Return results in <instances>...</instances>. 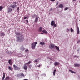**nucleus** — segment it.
<instances>
[{
  "instance_id": "nucleus-1",
  "label": "nucleus",
  "mask_w": 80,
  "mask_h": 80,
  "mask_svg": "<svg viewBox=\"0 0 80 80\" xmlns=\"http://www.w3.org/2000/svg\"><path fill=\"white\" fill-rule=\"evenodd\" d=\"M15 34L16 35V37L18 40L19 42H23L24 40V37L23 35L22 34H20L19 32H16Z\"/></svg>"
},
{
  "instance_id": "nucleus-2",
  "label": "nucleus",
  "mask_w": 80,
  "mask_h": 80,
  "mask_svg": "<svg viewBox=\"0 0 80 80\" xmlns=\"http://www.w3.org/2000/svg\"><path fill=\"white\" fill-rule=\"evenodd\" d=\"M37 44V42H35L32 44V49H35V47Z\"/></svg>"
},
{
  "instance_id": "nucleus-3",
  "label": "nucleus",
  "mask_w": 80,
  "mask_h": 80,
  "mask_svg": "<svg viewBox=\"0 0 80 80\" xmlns=\"http://www.w3.org/2000/svg\"><path fill=\"white\" fill-rule=\"evenodd\" d=\"M14 69L15 70H20V68L18 67V66H16L15 65H13Z\"/></svg>"
},
{
  "instance_id": "nucleus-4",
  "label": "nucleus",
  "mask_w": 80,
  "mask_h": 80,
  "mask_svg": "<svg viewBox=\"0 0 80 80\" xmlns=\"http://www.w3.org/2000/svg\"><path fill=\"white\" fill-rule=\"evenodd\" d=\"M55 45L54 44H51L50 46H49V48L51 49H52V48H55Z\"/></svg>"
},
{
  "instance_id": "nucleus-5",
  "label": "nucleus",
  "mask_w": 80,
  "mask_h": 80,
  "mask_svg": "<svg viewBox=\"0 0 80 80\" xmlns=\"http://www.w3.org/2000/svg\"><path fill=\"white\" fill-rule=\"evenodd\" d=\"M77 34H80V30L79 29V28L78 26L77 27Z\"/></svg>"
},
{
  "instance_id": "nucleus-6",
  "label": "nucleus",
  "mask_w": 80,
  "mask_h": 80,
  "mask_svg": "<svg viewBox=\"0 0 80 80\" xmlns=\"http://www.w3.org/2000/svg\"><path fill=\"white\" fill-rule=\"evenodd\" d=\"M23 68L24 70H26L28 69V68H27V65H26V64H24Z\"/></svg>"
},
{
  "instance_id": "nucleus-7",
  "label": "nucleus",
  "mask_w": 80,
  "mask_h": 80,
  "mask_svg": "<svg viewBox=\"0 0 80 80\" xmlns=\"http://www.w3.org/2000/svg\"><path fill=\"white\" fill-rule=\"evenodd\" d=\"M59 64H60V62H55L54 63V65L55 66H57Z\"/></svg>"
},
{
  "instance_id": "nucleus-8",
  "label": "nucleus",
  "mask_w": 80,
  "mask_h": 80,
  "mask_svg": "<svg viewBox=\"0 0 80 80\" xmlns=\"http://www.w3.org/2000/svg\"><path fill=\"white\" fill-rule=\"evenodd\" d=\"M12 8H8V13H10V12H12Z\"/></svg>"
},
{
  "instance_id": "nucleus-9",
  "label": "nucleus",
  "mask_w": 80,
  "mask_h": 80,
  "mask_svg": "<svg viewBox=\"0 0 80 80\" xmlns=\"http://www.w3.org/2000/svg\"><path fill=\"white\" fill-rule=\"evenodd\" d=\"M20 76H21L22 77H24L25 75L22 73L18 75V77H20Z\"/></svg>"
},
{
  "instance_id": "nucleus-10",
  "label": "nucleus",
  "mask_w": 80,
  "mask_h": 80,
  "mask_svg": "<svg viewBox=\"0 0 80 80\" xmlns=\"http://www.w3.org/2000/svg\"><path fill=\"white\" fill-rule=\"evenodd\" d=\"M8 63L9 65H12V62L11 61V59L9 60Z\"/></svg>"
},
{
  "instance_id": "nucleus-11",
  "label": "nucleus",
  "mask_w": 80,
  "mask_h": 80,
  "mask_svg": "<svg viewBox=\"0 0 80 80\" xmlns=\"http://www.w3.org/2000/svg\"><path fill=\"white\" fill-rule=\"evenodd\" d=\"M38 32H42V28L41 27H40L39 28L38 30Z\"/></svg>"
},
{
  "instance_id": "nucleus-12",
  "label": "nucleus",
  "mask_w": 80,
  "mask_h": 80,
  "mask_svg": "<svg viewBox=\"0 0 80 80\" xmlns=\"http://www.w3.org/2000/svg\"><path fill=\"white\" fill-rule=\"evenodd\" d=\"M55 23V21H52L51 22V25H52V26H53V25Z\"/></svg>"
},
{
  "instance_id": "nucleus-13",
  "label": "nucleus",
  "mask_w": 80,
  "mask_h": 80,
  "mask_svg": "<svg viewBox=\"0 0 80 80\" xmlns=\"http://www.w3.org/2000/svg\"><path fill=\"white\" fill-rule=\"evenodd\" d=\"M24 22L26 24H28V19L26 20H25Z\"/></svg>"
},
{
  "instance_id": "nucleus-14",
  "label": "nucleus",
  "mask_w": 80,
  "mask_h": 80,
  "mask_svg": "<svg viewBox=\"0 0 80 80\" xmlns=\"http://www.w3.org/2000/svg\"><path fill=\"white\" fill-rule=\"evenodd\" d=\"M42 32L44 33H45V34H48V32H47V31L45 30H43Z\"/></svg>"
},
{
  "instance_id": "nucleus-15",
  "label": "nucleus",
  "mask_w": 80,
  "mask_h": 80,
  "mask_svg": "<svg viewBox=\"0 0 80 80\" xmlns=\"http://www.w3.org/2000/svg\"><path fill=\"white\" fill-rule=\"evenodd\" d=\"M5 34L4 33V32H2L1 33V37H2V36H5Z\"/></svg>"
},
{
  "instance_id": "nucleus-16",
  "label": "nucleus",
  "mask_w": 80,
  "mask_h": 80,
  "mask_svg": "<svg viewBox=\"0 0 80 80\" xmlns=\"http://www.w3.org/2000/svg\"><path fill=\"white\" fill-rule=\"evenodd\" d=\"M55 47L57 50L58 51V52H60V49H59V48L57 46H55Z\"/></svg>"
},
{
  "instance_id": "nucleus-17",
  "label": "nucleus",
  "mask_w": 80,
  "mask_h": 80,
  "mask_svg": "<svg viewBox=\"0 0 80 80\" xmlns=\"http://www.w3.org/2000/svg\"><path fill=\"white\" fill-rule=\"evenodd\" d=\"M38 18H36L34 21V22H35V23H36V22H37V21H38Z\"/></svg>"
},
{
  "instance_id": "nucleus-18",
  "label": "nucleus",
  "mask_w": 80,
  "mask_h": 80,
  "mask_svg": "<svg viewBox=\"0 0 80 80\" xmlns=\"http://www.w3.org/2000/svg\"><path fill=\"white\" fill-rule=\"evenodd\" d=\"M21 50H22V51H23V50H25V48H23V47H21Z\"/></svg>"
},
{
  "instance_id": "nucleus-19",
  "label": "nucleus",
  "mask_w": 80,
  "mask_h": 80,
  "mask_svg": "<svg viewBox=\"0 0 80 80\" xmlns=\"http://www.w3.org/2000/svg\"><path fill=\"white\" fill-rule=\"evenodd\" d=\"M56 72V69H55L53 72V75L54 76L55 75V72Z\"/></svg>"
},
{
  "instance_id": "nucleus-20",
  "label": "nucleus",
  "mask_w": 80,
  "mask_h": 80,
  "mask_svg": "<svg viewBox=\"0 0 80 80\" xmlns=\"http://www.w3.org/2000/svg\"><path fill=\"white\" fill-rule=\"evenodd\" d=\"M3 8L2 6H0V11H2V10H3Z\"/></svg>"
},
{
  "instance_id": "nucleus-21",
  "label": "nucleus",
  "mask_w": 80,
  "mask_h": 80,
  "mask_svg": "<svg viewBox=\"0 0 80 80\" xmlns=\"http://www.w3.org/2000/svg\"><path fill=\"white\" fill-rule=\"evenodd\" d=\"M75 67H80V65L78 64H74Z\"/></svg>"
},
{
  "instance_id": "nucleus-22",
  "label": "nucleus",
  "mask_w": 80,
  "mask_h": 80,
  "mask_svg": "<svg viewBox=\"0 0 80 80\" xmlns=\"http://www.w3.org/2000/svg\"><path fill=\"white\" fill-rule=\"evenodd\" d=\"M3 76L2 78V80H4V78H5V72H3Z\"/></svg>"
},
{
  "instance_id": "nucleus-23",
  "label": "nucleus",
  "mask_w": 80,
  "mask_h": 80,
  "mask_svg": "<svg viewBox=\"0 0 80 80\" xmlns=\"http://www.w3.org/2000/svg\"><path fill=\"white\" fill-rule=\"evenodd\" d=\"M59 7L60 8H63V4H61L59 6Z\"/></svg>"
},
{
  "instance_id": "nucleus-24",
  "label": "nucleus",
  "mask_w": 80,
  "mask_h": 80,
  "mask_svg": "<svg viewBox=\"0 0 80 80\" xmlns=\"http://www.w3.org/2000/svg\"><path fill=\"white\" fill-rule=\"evenodd\" d=\"M40 45H45V42H41L40 43Z\"/></svg>"
},
{
  "instance_id": "nucleus-25",
  "label": "nucleus",
  "mask_w": 80,
  "mask_h": 80,
  "mask_svg": "<svg viewBox=\"0 0 80 80\" xmlns=\"http://www.w3.org/2000/svg\"><path fill=\"white\" fill-rule=\"evenodd\" d=\"M35 17H36V15L35 14H34L32 16V18H35Z\"/></svg>"
},
{
  "instance_id": "nucleus-26",
  "label": "nucleus",
  "mask_w": 80,
  "mask_h": 80,
  "mask_svg": "<svg viewBox=\"0 0 80 80\" xmlns=\"http://www.w3.org/2000/svg\"><path fill=\"white\" fill-rule=\"evenodd\" d=\"M17 7V5H16L15 4H14L13 5H12L13 8H15V7Z\"/></svg>"
},
{
  "instance_id": "nucleus-27",
  "label": "nucleus",
  "mask_w": 80,
  "mask_h": 80,
  "mask_svg": "<svg viewBox=\"0 0 80 80\" xmlns=\"http://www.w3.org/2000/svg\"><path fill=\"white\" fill-rule=\"evenodd\" d=\"M69 71L71 72V73H75V72L72 71V70H69Z\"/></svg>"
},
{
  "instance_id": "nucleus-28",
  "label": "nucleus",
  "mask_w": 80,
  "mask_h": 80,
  "mask_svg": "<svg viewBox=\"0 0 80 80\" xmlns=\"http://www.w3.org/2000/svg\"><path fill=\"white\" fill-rule=\"evenodd\" d=\"M9 78H10V77L8 76L6 77L5 80H8V79H9Z\"/></svg>"
},
{
  "instance_id": "nucleus-29",
  "label": "nucleus",
  "mask_w": 80,
  "mask_h": 80,
  "mask_svg": "<svg viewBox=\"0 0 80 80\" xmlns=\"http://www.w3.org/2000/svg\"><path fill=\"white\" fill-rule=\"evenodd\" d=\"M31 63V62L29 61L28 62L26 63V65H29V64H30V63Z\"/></svg>"
},
{
  "instance_id": "nucleus-30",
  "label": "nucleus",
  "mask_w": 80,
  "mask_h": 80,
  "mask_svg": "<svg viewBox=\"0 0 80 80\" xmlns=\"http://www.w3.org/2000/svg\"><path fill=\"white\" fill-rule=\"evenodd\" d=\"M68 8L66 7L64 9V10H68Z\"/></svg>"
},
{
  "instance_id": "nucleus-31",
  "label": "nucleus",
  "mask_w": 80,
  "mask_h": 80,
  "mask_svg": "<svg viewBox=\"0 0 80 80\" xmlns=\"http://www.w3.org/2000/svg\"><path fill=\"white\" fill-rule=\"evenodd\" d=\"M73 31L74 30H73V29H72V28H71V32H73Z\"/></svg>"
},
{
  "instance_id": "nucleus-32",
  "label": "nucleus",
  "mask_w": 80,
  "mask_h": 80,
  "mask_svg": "<svg viewBox=\"0 0 80 80\" xmlns=\"http://www.w3.org/2000/svg\"><path fill=\"white\" fill-rule=\"evenodd\" d=\"M8 68L9 70H12V68L10 66L8 67Z\"/></svg>"
},
{
  "instance_id": "nucleus-33",
  "label": "nucleus",
  "mask_w": 80,
  "mask_h": 80,
  "mask_svg": "<svg viewBox=\"0 0 80 80\" xmlns=\"http://www.w3.org/2000/svg\"><path fill=\"white\" fill-rule=\"evenodd\" d=\"M80 40H78L77 42V43H80Z\"/></svg>"
},
{
  "instance_id": "nucleus-34",
  "label": "nucleus",
  "mask_w": 80,
  "mask_h": 80,
  "mask_svg": "<svg viewBox=\"0 0 80 80\" xmlns=\"http://www.w3.org/2000/svg\"><path fill=\"white\" fill-rule=\"evenodd\" d=\"M54 27H57V25H56V24H54Z\"/></svg>"
},
{
  "instance_id": "nucleus-35",
  "label": "nucleus",
  "mask_w": 80,
  "mask_h": 80,
  "mask_svg": "<svg viewBox=\"0 0 80 80\" xmlns=\"http://www.w3.org/2000/svg\"><path fill=\"white\" fill-rule=\"evenodd\" d=\"M25 52H28V49H26L25 50Z\"/></svg>"
},
{
  "instance_id": "nucleus-36",
  "label": "nucleus",
  "mask_w": 80,
  "mask_h": 80,
  "mask_svg": "<svg viewBox=\"0 0 80 80\" xmlns=\"http://www.w3.org/2000/svg\"><path fill=\"white\" fill-rule=\"evenodd\" d=\"M58 5V2H56V5L57 6Z\"/></svg>"
},
{
  "instance_id": "nucleus-37",
  "label": "nucleus",
  "mask_w": 80,
  "mask_h": 80,
  "mask_svg": "<svg viewBox=\"0 0 80 80\" xmlns=\"http://www.w3.org/2000/svg\"><path fill=\"white\" fill-rule=\"evenodd\" d=\"M37 61H38L37 59H35V60H34V62H37Z\"/></svg>"
},
{
  "instance_id": "nucleus-38",
  "label": "nucleus",
  "mask_w": 80,
  "mask_h": 80,
  "mask_svg": "<svg viewBox=\"0 0 80 80\" xmlns=\"http://www.w3.org/2000/svg\"><path fill=\"white\" fill-rule=\"evenodd\" d=\"M29 67H30V68H31L32 67V65L31 64L29 65Z\"/></svg>"
},
{
  "instance_id": "nucleus-39",
  "label": "nucleus",
  "mask_w": 80,
  "mask_h": 80,
  "mask_svg": "<svg viewBox=\"0 0 80 80\" xmlns=\"http://www.w3.org/2000/svg\"><path fill=\"white\" fill-rule=\"evenodd\" d=\"M52 10H53V8H51V9L49 10V11H52Z\"/></svg>"
},
{
  "instance_id": "nucleus-40",
  "label": "nucleus",
  "mask_w": 80,
  "mask_h": 80,
  "mask_svg": "<svg viewBox=\"0 0 80 80\" xmlns=\"http://www.w3.org/2000/svg\"><path fill=\"white\" fill-rule=\"evenodd\" d=\"M17 8H18V11H19V7H18Z\"/></svg>"
},
{
  "instance_id": "nucleus-41",
  "label": "nucleus",
  "mask_w": 80,
  "mask_h": 80,
  "mask_svg": "<svg viewBox=\"0 0 80 80\" xmlns=\"http://www.w3.org/2000/svg\"><path fill=\"white\" fill-rule=\"evenodd\" d=\"M28 17H25L24 18V19H27V18Z\"/></svg>"
},
{
  "instance_id": "nucleus-42",
  "label": "nucleus",
  "mask_w": 80,
  "mask_h": 80,
  "mask_svg": "<svg viewBox=\"0 0 80 80\" xmlns=\"http://www.w3.org/2000/svg\"><path fill=\"white\" fill-rule=\"evenodd\" d=\"M74 57H77V58H78L79 57L78 56H77L76 55H75L74 56Z\"/></svg>"
},
{
  "instance_id": "nucleus-43",
  "label": "nucleus",
  "mask_w": 80,
  "mask_h": 80,
  "mask_svg": "<svg viewBox=\"0 0 80 80\" xmlns=\"http://www.w3.org/2000/svg\"><path fill=\"white\" fill-rule=\"evenodd\" d=\"M41 66V65L40 64H39V65L38 66V67H40Z\"/></svg>"
},
{
  "instance_id": "nucleus-44",
  "label": "nucleus",
  "mask_w": 80,
  "mask_h": 80,
  "mask_svg": "<svg viewBox=\"0 0 80 80\" xmlns=\"http://www.w3.org/2000/svg\"><path fill=\"white\" fill-rule=\"evenodd\" d=\"M10 7H13V5H11Z\"/></svg>"
},
{
  "instance_id": "nucleus-45",
  "label": "nucleus",
  "mask_w": 80,
  "mask_h": 80,
  "mask_svg": "<svg viewBox=\"0 0 80 80\" xmlns=\"http://www.w3.org/2000/svg\"><path fill=\"white\" fill-rule=\"evenodd\" d=\"M51 1H52V2H54V1H55V0H51Z\"/></svg>"
},
{
  "instance_id": "nucleus-46",
  "label": "nucleus",
  "mask_w": 80,
  "mask_h": 80,
  "mask_svg": "<svg viewBox=\"0 0 80 80\" xmlns=\"http://www.w3.org/2000/svg\"><path fill=\"white\" fill-rule=\"evenodd\" d=\"M67 30L68 31H70V30H69V29H68Z\"/></svg>"
},
{
  "instance_id": "nucleus-47",
  "label": "nucleus",
  "mask_w": 80,
  "mask_h": 80,
  "mask_svg": "<svg viewBox=\"0 0 80 80\" xmlns=\"http://www.w3.org/2000/svg\"><path fill=\"white\" fill-rule=\"evenodd\" d=\"M77 0H73V1H76Z\"/></svg>"
},
{
  "instance_id": "nucleus-48",
  "label": "nucleus",
  "mask_w": 80,
  "mask_h": 80,
  "mask_svg": "<svg viewBox=\"0 0 80 80\" xmlns=\"http://www.w3.org/2000/svg\"><path fill=\"white\" fill-rule=\"evenodd\" d=\"M41 34H43V33H41Z\"/></svg>"
},
{
  "instance_id": "nucleus-49",
  "label": "nucleus",
  "mask_w": 80,
  "mask_h": 80,
  "mask_svg": "<svg viewBox=\"0 0 80 80\" xmlns=\"http://www.w3.org/2000/svg\"><path fill=\"white\" fill-rule=\"evenodd\" d=\"M79 50H78V51H79Z\"/></svg>"
}]
</instances>
